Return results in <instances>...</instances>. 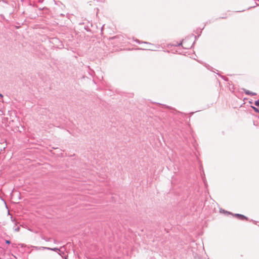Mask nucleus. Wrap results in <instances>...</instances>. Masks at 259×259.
I'll return each mask as SVG.
<instances>
[{
  "mask_svg": "<svg viewBox=\"0 0 259 259\" xmlns=\"http://www.w3.org/2000/svg\"><path fill=\"white\" fill-rule=\"evenodd\" d=\"M37 248H38V249H39V250L47 249V250H53V251H60V249H59L58 248H50V247H48L41 246V247H37Z\"/></svg>",
  "mask_w": 259,
  "mask_h": 259,
  "instance_id": "nucleus-1",
  "label": "nucleus"
},
{
  "mask_svg": "<svg viewBox=\"0 0 259 259\" xmlns=\"http://www.w3.org/2000/svg\"><path fill=\"white\" fill-rule=\"evenodd\" d=\"M6 243H8V244H9V243H10V241H9V240H7L6 241Z\"/></svg>",
  "mask_w": 259,
  "mask_h": 259,
  "instance_id": "nucleus-11",
  "label": "nucleus"
},
{
  "mask_svg": "<svg viewBox=\"0 0 259 259\" xmlns=\"http://www.w3.org/2000/svg\"><path fill=\"white\" fill-rule=\"evenodd\" d=\"M243 91L244 92V93H245V94L247 95H251V96H254V95H256V94L255 93H253V92H251L248 90H247L246 89H243Z\"/></svg>",
  "mask_w": 259,
  "mask_h": 259,
  "instance_id": "nucleus-2",
  "label": "nucleus"
},
{
  "mask_svg": "<svg viewBox=\"0 0 259 259\" xmlns=\"http://www.w3.org/2000/svg\"><path fill=\"white\" fill-rule=\"evenodd\" d=\"M149 50H151V51H154V50H153V49H149Z\"/></svg>",
  "mask_w": 259,
  "mask_h": 259,
  "instance_id": "nucleus-13",
  "label": "nucleus"
},
{
  "mask_svg": "<svg viewBox=\"0 0 259 259\" xmlns=\"http://www.w3.org/2000/svg\"><path fill=\"white\" fill-rule=\"evenodd\" d=\"M143 43H145V44H149V45H152L151 44L149 43V42H145V41H144V42H143Z\"/></svg>",
  "mask_w": 259,
  "mask_h": 259,
  "instance_id": "nucleus-10",
  "label": "nucleus"
},
{
  "mask_svg": "<svg viewBox=\"0 0 259 259\" xmlns=\"http://www.w3.org/2000/svg\"><path fill=\"white\" fill-rule=\"evenodd\" d=\"M251 108L254 110V111L255 112L259 113V110L257 108H256V107H255L254 106H251Z\"/></svg>",
  "mask_w": 259,
  "mask_h": 259,
  "instance_id": "nucleus-6",
  "label": "nucleus"
},
{
  "mask_svg": "<svg viewBox=\"0 0 259 259\" xmlns=\"http://www.w3.org/2000/svg\"><path fill=\"white\" fill-rule=\"evenodd\" d=\"M42 239H44V240H45L46 241H50L51 240V238H48V237H42Z\"/></svg>",
  "mask_w": 259,
  "mask_h": 259,
  "instance_id": "nucleus-5",
  "label": "nucleus"
},
{
  "mask_svg": "<svg viewBox=\"0 0 259 259\" xmlns=\"http://www.w3.org/2000/svg\"><path fill=\"white\" fill-rule=\"evenodd\" d=\"M229 214H232L231 213L229 212H227Z\"/></svg>",
  "mask_w": 259,
  "mask_h": 259,
  "instance_id": "nucleus-15",
  "label": "nucleus"
},
{
  "mask_svg": "<svg viewBox=\"0 0 259 259\" xmlns=\"http://www.w3.org/2000/svg\"><path fill=\"white\" fill-rule=\"evenodd\" d=\"M11 221L14 223L15 226L17 225L18 222L16 220L15 218H13L12 216L11 217Z\"/></svg>",
  "mask_w": 259,
  "mask_h": 259,
  "instance_id": "nucleus-3",
  "label": "nucleus"
},
{
  "mask_svg": "<svg viewBox=\"0 0 259 259\" xmlns=\"http://www.w3.org/2000/svg\"><path fill=\"white\" fill-rule=\"evenodd\" d=\"M0 96L2 98L3 96L2 94H0Z\"/></svg>",
  "mask_w": 259,
  "mask_h": 259,
  "instance_id": "nucleus-14",
  "label": "nucleus"
},
{
  "mask_svg": "<svg viewBox=\"0 0 259 259\" xmlns=\"http://www.w3.org/2000/svg\"><path fill=\"white\" fill-rule=\"evenodd\" d=\"M240 220H247V218L244 216V215L240 214V217H239V218Z\"/></svg>",
  "mask_w": 259,
  "mask_h": 259,
  "instance_id": "nucleus-4",
  "label": "nucleus"
},
{
  "mask_svg": "<svg viewBox=\"0 0 259 259\" xmlns=\"http://www.w3.org/2000/svg\"><path fill=\"white\" fill-rule=\"evenodd\" d=\"M254 104L255 106L259 107V100L255 101L254 102Z\"/></svg>",
  "mask_w": 259,
  "mask_h": 259,
  "instance_id": "nucleus-8",
  "label": "nucleus"
},
{
  "mask_svg": "<svg viewBox=\"0 0 259 259\" xmlns=\"http://www.w3.org/2000/svg\"><path fill=\"white\" fill-rule=\"evenodd\" d=\"M54 243H56V240H54Z\"/></svg>",
  "mask_w": 259,
  "mask_h": 259,
  "instance_id": "nucleus-16",
  "label": "nucleus"
},
{
  "mask_svg": "<svg viewBox=\"0 0 259 259\" xmlns=\"http://www.w3.org/2000/svg\"><path fill=\"white\" fill-rule=\"evenodd\" d=\"M136 41L138 42V43L140 42V41L139 40H136Z\"/></svg>",
  "mask_w": 259,
  "mask_h": 259,
  "instance_id": "nucleus-12",
  "label": "nucleus"
},
{
  "mask_svg": "<svg viewBox=\"0 0 259 259\" xmlns=\"http://www.w3.org/2000/svg\"><path fill=\"white\" fill-rule=\"evenodd\" d=\"M14 230L16 232H18L20 230V227H14Z\"/></svg>",
  "mask_w": 259,
  "mask_h": 259,
  "instance_id": "nucleus-7",
  "label": "nucleus"
},
{
  "mask_svg": "<svg viewBox=\"0 0 259 259\" xmlns=\"http://www.w3.org/2000/svg\"><path fill=\"white\" fill-rule=\"evenodd\" d=\"M234 216L237 217L238 218H239V217H240V214H238V213H236L234 214Z\"/></svg>",
  "mask_w": 259,
  "mask_h": 259,
  "instance_id": "nucleus-9",
  "label": "nucleus"
}]
</instances>
